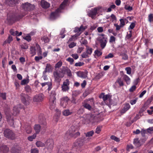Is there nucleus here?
<instances>
[{"label":"nucleus","instance_id":"f257e3e1","mask_svg":"<svg viewBox=\"0 0 153 153\" xmlns=\"http://www.w3.org/2000/svg\"><path fill=\"white\" fill-rule=\"evenodd\" d=\"M55 96V91H52L49 99L50 108L51 110L55 109L56 107V98Z\"/></svg>","mask_w":153,"mask_h":153},{"label":"nucleus","instance_id":"f03ea898","mask_svg":"<svg viewBox=\"0 0 153 153\" xmlns=\"http://www.w3.org/2000/svg\"><path fill=\"white\" fill-rule=\"evenodd\" d=\"M4 136L6 138L11 140H13L15 138V134L11 130L6 128L4 132Z\"/></svg>","mask_w":153,"mask_h":153},{"label":"nucleus","instance_id":"7ed1b4c3","mask_svg":"<svg viewBox=\"0 0 153 153\" xmlns=\"http://www.w3.org/2000/svg\"><path fill=\"white\" fill-rule=\"evenodd\" d=\"M75 127L74 126H71L69 130V131H67V133L65 134V136L69 135V137H73L74 138H76L77 137L79 136L80 134V133L77 131L75 132Z\"/></svg>","mask_w":153,"mask_h":153},{"label":"nucleus","instance_id":"20e7f679","mask_svg":"<svg viewBox=\"0 0 153 153\" xmlns=\"http://www.w3.org/2000/svg\"><path fill=\"white\" fill-rule=\"evenodd\" d=\"M85 137H82L81 138L77 139L74 143V146L76 149L80 147L85 143Z\"/></svg>","mask_w":153,"mask_h":153},{"label":"nucleus","instance_id":"39448f33","mask_svg":"<svg viewBox=\"0 0 153 153\" xmlns=\"http://www.w3.org/2000/svg\"><path fill=\"white\" fill-rule=\"evenodd\" d=\"M22 102L26 105L29 104V101L31 100L30 98L28 95L25 93H22L20 95Z\"/></svg>","mask_w":153,"mask_h":153},{"label":"nucleus","instance_id":"423d86ee","mask_svg":"<svg viewBox=\"0 0 153 153\" xmlns=\"http://www.w3.org/2000/svg\"><path fill=\"white\" fill-rule=\"evenodd\" d=\"M91 100H92L91 99L85 100L82 103V106L89 111H91L92 109V104L90 103L89 101H91Z\"/></svg>","mask_w":153,"mask_h":153},{"label":"nucleus","instance_id":"0eeeda50","mask_svg":"<svg viewBox=\"0 0 153 153\" xmlns=\"http://www.w3.org/2000/svg\"><path fill=\"white\" fill-rule=\"evenodd\" d=\"M23 8L25 11L32 10L35 7L34 5H32L28 2L23 4L22 5Z\"/></svg>","mask_w":153,"mask_h":153},{"label":"nucleus","instance_id":"6e6552de","mask_svg":"<svg viewBox=\"0 0 153 153\" xmlns=\"http://www.w3.org/2000/svg\"><path fill=\"white\" fill-rule=\"evenodd\" d=\"M69 84L70 83L69 80L67 79H66L63 82V84L61 86L62 90L63 92H66L68 91L70 88L69 86Z\"/></svg>","mask_w":153,"mask_h":153},{"label":"nucleus","instance_id":"1a4fd4ad","mask_svg":"<svg viewBox=\"0 0 153 153\" xmlns=\"http://www.w3.org/2000/svg\"><path fill=\"white\" fill-rule=\"evenodd\" d=\"M70 100L69 98L65 96L61 98L60 99V105L63 108H65L68 104V101Z\"/></svg>","mask_w":153,"mask_h":153},{"label":"nucleus","instance_id":"9d476101","mask_svg":"<svg viewBox=\"0 0 153 153\" xmlns=\"http://www.w3.org/2000/svg\"><path fill=\"white\" fill-rule=\"evenodd\" d=\"M107 38L105 37H100L98 38V41L100 43V46L102 49H103L106 45L107 42Z\"/></svg>","mask_w":153,"mask_h":153},{"label":"nucleus","instance_id":"9b49d317","mask_svg":"<svg viewBox=\"0 0 153 153\" xmlns=\"http://www.w3.org/2000/svg\"><path fill=\"white\" fill-rule=\"evenodd\" d=\"M54 145L53 140L51 139L48 140L45 143V146L48 150H51L52 149Z\"/></svg>","mask_w":153,"mask_h":153},{"label":"nucleus","instance_id":"f8f14e48","mask_svg":"<svg viewBox=\"0 0 153 153\" xmlns=\"http://www.w3.org/2000/svg\"><path fill=\"white\" fill-rule=\"evenodd\" d=\"M39 122L41 125H43V127L45 128L46 125V119L44 115L42 114H40L39 117Z\"/></svg>","mask_w":153,"mask_h":153},{"label":"nucleus","instance_id":"ddd939ff","mask_svg":"<svg viewBox=\"0 0 153 153\" xmlns=\"http://www.w3.org/2000/svg\"><path fill=\"white\" fill-rule=\"evenodd\" d=\"M44 97V95L42 94H40L35 96L33 100L34 102H40L43 100Z\"/></svg>","mask_w":153,"mask_h":153},{"label":"nucleus","instance_id":"4468645a","mask_svg":"<svg viewBox=\"0 0 153 153\" xmlns=\"http://www.w3.org/2000/svg\"><path fill=\"white\" fill-rule=\"evenodd\" d=\"M6 117L7 121L11 126H12L14 124L13 117L7 112H6Z\"/></svg>","mask_w":153,"mask_h":153},{"label":"nucleus","instance_id":"2eb2a0df","mask_svg":"<svg viewBox=\"0 0 153 153\" xmlns=\"http://www.w3.org/2000/svg\"><path fill=\"white\" fill-rule=\"evenodd\" d=\"M60 11V9H58L55 12L52 13L50 15V18L52 19H54L57 18L59 16Z\"/></svg>","mask_w":153,"mask_h":153},{"label":"nucleus","instance_id":"dca6fc26","mask_svg":"<svg viewBox=\"0 0 153 153\" xmlns=\"http://www.w3.org/2000/svg\"><path fill=\"white\" fill-rule=\"evenodd\" d=\"M98 9L97 8L92 9L88 13V16L93 19L96 15Z\"/></svg>","mask_w":153,"mask_h":153},{"label":"nucleus","instance_id":"f3484780","mask_svg":"<svg viewBox=\"0 0 153 153\" xmlns=\"http://www.w3.org/2000/svg\"><path fill=\"white\" fill-rule=\"evenodd\" d=\"M20 105L14 106L13 109V114L14 116H16L19 113Z\"/></svg>","mask_w":153,"mask_h":153},{"label":"nucleus","instance_id":"a211bd4d","mask_svg":"<svg viewBox=\"0 0 153 153\" xmlns=\"http://www.w3.org/2000/svg\"><path fill=\"white\" fill-rule=\"evenodd\" d=\"M52 69L53 68L51 65L50 64H47L45 70L43 72V74H45L47 72H50L52 71Z\"/></svg>","mask_w":153,"mask_h":153},{"label":"nucleus","instance_id":"6ab92c4d","mask_svg":"<svg viewBox=\"0 0 153 153\" xmlns=\"http://www.w3.org/2000/svg\"><path fill=\"white\" fill-rule=\"evenodd\" d=\"M41 5L44 8H47L50 6V4L45 0H42Z\"/></svg>","mask_w":153,"mask_h":153},{"label":"nucleus","instance_id":"aec40b11","mask_svg":"<svg viewBox=\"0 0 153 153\" xmlns=\"http://www.w3.org/2000/svg\"><path fill=\"white\" fill-rule=\"evenodd\" d=\"M9 151V148L5 145L0 147V152L1 153H7Z\"/></svg>","mask_w":153,"mask_h":153},{"label":"nucleus","instance_id":"412c9836","mask_svg":"<svg viewBox=\"0 0 153 153\" xmlns=\"http://www.w3.org/2000/svg\"><path fill=\"white\" fill-rule=\"evenodd\" d=\"M6 3L10 6L18 3V0H6Z\"/></svg>","mask_w":153,"mask_h":153},{"label":"nucleus","instance_id":"4be33fe9","mask_svg":"<svg viewBox=\"0 0 153 153\" xmlns=\"http://www.w3.org/2000/svg\"><path fill=\"white\" fill-rule=\"evenodd\" d=\"M76 74L78 76L81 78H85L87 77V74L83 72H77Z\"/></svg>","mask_w":153,"mask_h":153},{"label":"nucleus","instance_id":"5701e85b","mask_svg":"<svg viewBox=\"0 0 153 153\" xmlns=\"http://www.w3.org/2000/svg\"><path fill=\"white\" fill-rule=\"evenodd\" d=\"M115 83H118L120 87L123 86L124 85L123 81L122 79L121 78L118 77Z\"/></svg>","mask_w":153,"mask_h":153},{"label":"nucleus","instance_id":"b1692460","mask_svg":"<svg viewBox=\"0 0 153 153\" xmlns=\"http://www.w3.org/2000/svg\"><path fill=\"white\" fill-rule=\"evenodd\" d=\"M130 108V105L128 103H126L123 109L121 110V113H124Z\"/></svg>","mask_w":153,"mask_h":153},{"label":"nucleus","instance_id":"393cba45","mask_svg":"<svg viewBox=\"0 0 153 153\" xmlns=\"http://www.w3.org/2000/svg\"><path fill=\"white\" fill-rule=\"evenodd\" d=\"M133 143L137 147H139L141 145L138 138L134 139V140Z\"/></svg>","mask_w":153,"mask_h":153},{"label":"nucleus","instance_id":"a878e982","mask_svg":"<svg viewBox=\"0 0 153 153\" xmlns=\"http://www.w3.org/2000/svg\"><path fill=\"white\" fill-rule=\"evenodd\" d=\"M41 126L39 125H35L34 127V129L35 130L36 134H38L40 131Z\"/></svg>","mask_w":153,"mask_h":153},{"label":"nucleus","instance_id":"bb28decb","mask_svg":"<svg viewBox=\"0 0 153 153\" xmlns=\"http://www.w3.org/2000/svg\"><path fill=\"white\" fill-rule=\"evenodd\" d=\"M72 113V112L70 111L69 109H66L62 112V114L65 116H68Z\"/></svg>","mask_w":153,"mask_h":153},{"label":"nucleus","instance_id":"cd10ccee","mask_svg":"<svg viewBox=\"0 0 153 153\" xmlns=\"http://www.w3.org/2000/svg\"><path fill=\"white\" fill-rule=\"evenodd\" d=\"M53 76L55 78V81L57 82H59L61 81L60 79L61 77H59L57 74V73H53Z\"/></svg>","mask_w":153,"mask_h":153},{"label":"nucleus","instance_id":"c85d7f7f","mask_svg":"<svg viewBox=\"0 0 153 153\" xmlns=\"http://www.w3.org/2000/svg\"><path fill=\"white\" fill-rule=\"evenodd\" d=\"M7 20L9 24H11L14 22V19L13 16H7Z\"/></svg>","mask_w":153,"mask_h":153},{"label":"nucleus","instance_id":"c756f323","mask_svg":"<svg viewBox=\"0 0 153 153\" xmlns=\"http://www.w3.org/2000/svg\"><path fill=\"white\" fill-rule=\"evenodd\" d=\"M86 52L89 55H90L92 52L93 49L92 48H90L87 45H86Z\"/></svg>","mask_w":153,"mask_h":153},{"label":"nucleus","instance_id":"7c9ffc66","mask_svg":"<svg viewBox=\"0 0 153 153\" xmlns=\"http://www.w3.org/2000/svg\"><path fill=\"white\" fill-rule=\"evenodd\" d=\"M41 40L43 41L45 43H48L49 42L50 39L47 36H44L41 38Z\"/></svg>","mask_w":153,"mask_h":153},{"label":"nucleus","instance_id":"2f4dec72","mask_svg":"<svg viewBox=\"0 0 153 153\" xmlns=\"http://www.w3.org/2000/svg\"><path fill=\"white\" fill-rule=\"evenodd\" d=\"M20 149L18 148L13 147L12 149V153H19Z\"/></svg>","mask_w":153,"mask_h":153},{"label":"nucleus","instance_id":"473e14b6","mask_svg":"<svg viewBox=\"0 0 153 153\" xmlns=\"http://www.w3.org/2000/svg\"><path fill=\"white\" fill-rule=\"evenodd\" d=\"M123 79L126 82L127 84H129L130 82V79L129 77L126 75H124L123 76Z\"/></svg>","mask_w":153,"mask_h":153},{"label":"nucleus","instance_id":"72a5a7b5","mask_svg":"<svg viewBox=\"0 0 153 153\" xmlns=\"http://www.w3.org/2000/svg\"><path fill=\"white\" fill-rule=\"evenodd\" d=\"M30 53L32 54V56L36 54V48L35 47H31L30 48Z\"/></svg>","mask_w":153,"mask_h":153},{"label":"nucleus","instance_id":"f704fd0d","mask_svg":"<svg viewBox=\"0 0 153 153\" xmlns=\"http://www.w3.org/2000/svg\"><path fill=\"white\" fill-rule=\"evenodd\" d=\"M25 89L27 93H30L31 92V89L30 86L28 85H27L25 87Z\"/></svg>","mask_w":153,"mask_h":153},{"label":"nucleus","instance_id":"c9c22d12","mask_svg":"<svg viewBox=\"0 0 153 153\" xmlns=\"http://www.w3.org/2000/svg\"><path fill=\"white\" fill-rule=\"evenodd\" d=\"M94 133V131H90L88 132L87 133H85V136L86 137H89L92 136Z\"/></svg>","mask_w":153,"mask_h":153},{"label":"nucleus","instance_id":"e433bc0d","mask_svg":"<svg viewBox=\"0 0 153 153\" xmlns=\"http://www.w3.org/2000/svg\"><path fill=\"white\" fill-rule=\"evenodd\" d=\"M29 82L28 79H25L22 80L21 83V84L22 85H25L26 84L28 83Z\"/></svg>","mask_w":153,"mask_h":153},{"label":"nucleus","instance_id":"4c0bfd02","mask_svg":"<svg viewBox=\"0 0 153 153\" xmlns=\"http://www.w3.org/2000/svg\"><path fill=\"white\" fill-rule=\"evenodd\" d=\"M36 144L38 147H43L45 146L44 144L40 141H37Z\"/></svg>","mask_w":153,"mask_h":153},{"label":"nucleus","instance_id":"58836bf2","mask_svg":"<svg viewBox=\"0 0 153 153\" xmlns=\"http://www.w3.org/2000/svg\"><path fill=\"white\" fill-rule=\"evenodd\" d=\"M36 137V134H34L33 135L29 136L28 137V140L30 141H32L33 139H35Z\"/></svg>","mask_w":153,"mask_h":153},{"label":"nucleus","instance_id":"ea45409f","mask_svg":"<svg viewBox=\"0 0 153 153\" xmlns=\"http://www.w3.org/2000/svg\"><path fill=\"white\" fill-rule=\"evenodd\" d=\"M65 29H63L62 30L60 34V35L62 38H64L65 36V35L64 33H65Z\"/></svg>","mask_w":153,"mask_h":153},{"label":"nucleus","instance_id":"a19ab883","mask_svg":"<svg viewBox=\"0 0 153 153\" xmlns=\"http://www.w3.org/2000/svg\"><path fill=\"white\" fill-rule=\"evenodd\" d=\"M136 25V22H132L130 25L129 27L128 28V30H129L130 29H133L135 27Z\"/></svg>","mask_w":153,"mask_h":153},{"label":"nucleus","instance_id":"79ce46f5","mask_svg":"<svg viewBox=\"0 0 153 153\" xmlns=\"http://www.w3.org/2000/svg\"><path fill=\"white\" fill-rule=\"evenodd\" d=\"M68 68L65 67H63L61 69V72L62 74H63V76L66 73V70H67V69H68Z\"/></svg>","mask_w":153,"mask_h":153},{"label":"nucleus","instance_id":"37998d69","mask_svg":"<svg viewBox=\"0 0 153 153\" xmlns=\"http://www.w3.org/2000/svg\"><path fill=\"white\" fill-rule=\"evenodd\" d=\"M148 21L151 23L153 21V15L152 14H150L148 16Z\"/></svg>","mask_w":153,"mask_h":153},{"label":"nucleus","instance_id":"c03bdc74","mask_svg":"<svg viewBox=\"0 0 153 153\" xmlns=\"http://www.w3.org/2000/svg\"><path fill=\"white\" fill-rule=\"evenodd\" d=\"M89 55H88L86 51L84 52L82 54L81 56L83 58H86L89 56Z\"/></svg>","mask_w":153,"mask_h":153},{"label":"nucleus","instance_id":"a18cd8bd","mask_svg":"<svg viewBox=\"0 0 153 153\" xmlns=\"http://www.w3.org/2000/svg\"><path fill=\"white\" fill-rule=\"evenodd\" d=\"M111 138L117 142H119L120 141V139L114 135L111 136Z\"/></svg>","mask_w":153,"mask_h":153},{"label":"nucleus","instance_id":"49530a36","mask_svg":"<svg viewBox=\"0 0 153 153\" xmlns=\"http://www.w3.org/2000/svg\"><path fill=\"white\" fill-rule=\"evenodd\" d=\"M41 84L42 87L46 85H47L48 86H51L52 85L51 83L50 82L42 83H41Z\"/></svg>","mask_w":153,"mask_h":153},{"label":"nucleus","instance_id":"de8ad7c7","mask_svg":"<svg viewBox=\"0 0 153 153\" xmlns=\"http://www.w3.org/2000/svg\"><path fill=\"white\" fill-rule=\"evenodd\" d=\"M13 40V37L12 36L10 35L9 36L7 39L5 41L8 43H10Z\"/></svg>","mask_w":153,"mask_h":153},{"label":"nucleus","instance_id":"09e8293b","mask_svg":"<svg viewBox=\"0 0 153 153\" xmlns=\"http://www.w3.org/2000/svg\"><path fill=\"white\" fill-rule=\"evenodd\" d=\"M94 53L95 55H97L98 56H101L102 54V52L98 50H95L94 52Z\"/></svg>","mask_w":153,"mask_h":153},{"label":"nucleus","instance_id":"8fccbe9b","mask_svg":"<svg viewBox=\"0 0 153 153\" xmlns=\"http://www.w3.org/2000/svg\"><path fill=\"white\" fill-rule=\"evenodd\" d=\"M6 93H0V97H1L3 100L6 99Z\"/></svg>","mask_w":153,"mask_h":153},{"label":"nucleus","instance_id":"3c124183","mask_svg":"<svg viewBox=\"0 0 153 153\" xmlns=\"http://www.w3.org/2000/svg\"><path fill=\"white\" fill-rule=\"evenodd\" d=\"M127 74H130L131 73V68L129 67H127L125 68Z\"/></svg>","mask_w":153,"mask_h":153},{"label":"nucleus","instance_id":"603ef678","mask_svg":"<svg viewBox=\"0 0 153 153\" xmlns=\"http://www.w3.org/2000/svg\"><path fill=\"white\" fill-rule=\"evenodd\" d=\"M121 55L122 56V59L126 60L128 59V56L126 54L123 53L121 54Z\"/></svg>","mask_w":153,"mask_h":153},{"label":"nucleus","instance_id":"864d4df0","mask_svg":"<svg viewBox=\"0 0 153 153\" xmlns=\"http://www.w3.org/2000/svg\"><path fill=\"white\" fill-rule=\"evenodd\" d=\"M54 73H57V75L61 78H62L64 76L63 74H62L61 72V71H59L58 72L57 71H55L53 72Z\"/></svg>","mask_w":153,"mask_h":153},{"label":"nucleus","instance_id":"5fc2aeb1","mask_svg":"<svg viewBox=\"0 0 153 153\" xmlns=\"http://www.w3.org/2000/svg\"><path fill=\"white\" fill-rule=\"evenodd\" d=\"M120 25L122 27H123L125 25V22L123 19H120Z\"/></svg>","mask_w":153,"mask_h":153},{"label":"nucleus","instance_id":"6e6d98bb","mask_svg":"<svg viewBox=\"0 0 153 153\" xmlns=\"http://www.w3.org/2000/svg\"><path fill=\"white\" fill-rule=\"evenodd\" d=\"M84 63L83 62H78L76 63L74 66L76 67L77 66H82L84 65Z\"/></svg>","mask_w":153,"mask_h":153},{"label":"nucleus","instance_id":"4d7b16f0","mask_svg":"<svg viewBox=\"0 0 153 153\" xmlns=\"http://www.w3.org/2000/svg\"><path fill=\"white\" fill-rule=\"evenodd\" d=\"M23 38L24 39L26 40L29 42L31 41V37L29 35H28L26 36H25V37H23Z\"/></svg>","mask_w":153,"mask_h":153},{"label":"nucleus","instance_id":"13d9d810","mask_svg":"<svg viewBox=\"0 0 153 153\" xmlns=\"http://www.w3.org/2000/svg\"><path fill=\"white\" fill-rule=\"evenodd\" d=\"M66 73L67 74L68 76H72L71 71L68 68L66 70Z\"/></svg>","mask_w":153,"mask_h":153},{"label":"nucleus","instance_id":"bf43d9fd","mask_svg":"<svg viewBox=\"0 0 153 153\" xmlns=\"http://www.w3.org/2000/svg\"><path fill=\"white\" fill-rule=\"evenodd\" d=\"M62 65V62H58L55 65V68H59Z\"/></svg>","mask_w":153,"mask_h":153},{"label":"nucleus","instance_id":"052dcab7","mask_svg":"<svg viewBox=\"0 0 153 153\" xmlns=\"http://www.w3.org/2000/svg\"><path fill=\"white\" fill-rule=\"evenodd\" d=\"M101 127L98 126L96 128L95 132L97 134H99L100 133V131L101 130Z\"/></svg>","mask_w":153,"mask_h":153},{"label":"nucleus","instance_id":"680f3d73","mask_svg":"<svg viewBox=\"0 0 153 153\" xmlns=\"http://www.w3.org/2000/svg\"><path fill=\"white\" fill-rule=\"evenodd\" d=\"M84 112V108H81L77 111V113L80 114H82Z\"/></svg>","mask_w":153,"mask_h":153},{"label":"nucleus","instance_id":"e2e57ef3","mask_svg":"<svg viewBox=\"0 0 153 153\" xmlns=\"http://www.w3.org/2000/svg\"><path fill=\"white\" fill-rule=\"evenodd\" d=\"M76 43H75L74 42H71L69 45V47L70 48H72L76 46Z\"/></svg>","mask_w":153,"mask_h":153},{"label":"nucleus","instance_id":"0e129e2a","mask_svg":"<svg viewBox=\"0 0 153 153\" xmlns=\"http://www.w3.org/2000/svg\"><path fill=\"white\" fill-rule=\"evenodd\" d=\"M26 130L27 133L30 134L31 132L32 128L30 126H29L28 128H26Z\"/></svg>","mask_w":153,"mask_h":153},{"label":"nucleus","instance_id":"69168bd1","mask_svg":"<svg viewBox=\"0 0 153 153\" xmlns=\"http://www.w3.org/2000/svg\"><path fill=\"white\" fill-rule=\"evenodd\" d=\"M114 57V55L112 53H109L108 55L105 56V59H108L109 58H112Z\"/></svg>","mask_w":153,"mask_h":153},{"label":"nucleus","instance_id":"338daca9","mask_svg":"<svg viewBox=\"0 0 153 153\" xmlns=\"http://www.w3.org/2000/svg\"><path fill=\"white\" fill-rule=\"evenodd\" d=\"M67 60L70 62V64H72L74 62V59L71 58L69 57L67 59Z\"/></svg>","mask_w":153,"mask_h":153},{"label":"nucleus","instance_id":"774afa93","mask_svg":"<svg viewBox=\"0 0 153 153\" xmlns=\"http://www.w3.org/2000/svg\"><path fill=\"white\" fill-rule=\"evenodd\" d=\"M39 150L37 149H34L31 150V153H38Z\"/></svg>","mask_w":153,"mask_h":153}]
</instances>
